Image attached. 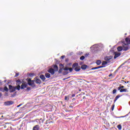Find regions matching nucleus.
<instances>
[{
	"mask_svg": "<svg viewBox=\"0 0 130 130\" xmlns=\"http://www.w3.org/2000/svg\"><path fill=\"white\" fill-rule=\"evenodd\" d=\"M103 45L102 44H96L92 45L90 47V51L92 53H96L97 51H98V49H99V47H102Z\"/></svg>",
	"mask_w": 130,
	"mask_h": 130,
	"instance_id": "obj_1",
	"label": "nucleus"
},
{
	"mask_svg": "<svg viewBox=\"0 0 130 130\" xmlns=\"http://www.w3.org/2000/svg\"><path fill=\"white\" fill-rule=\"evenodd\" d=\"M4 104L5 106H11V105H13V104H14V102L12 101H8L5 102Z\"/></svg>",
	"mask_w": 130,
	"mask_h": 130,
	"instance_id": "obj_2",
	"label": "nucleus"
},
{
	"mask_svg": "<svg viewBox=\"0 0 130 130\" xmlns=\"http://www.w3.org/2000/svg\"><path fill=\"white\" fill-rule=\"evenodd\" d=\"M113 58V56H106L104 57V60L108 62H110V60Z\"/></svg>",
	"mask_w": 130,
	"mask_h": 130,
	"instance_id": "obj_3",
	"label": "nucleus"
},
{
	"mask_svg": "<svg viewBox=\"0 0 130 130\" xmlns=\"http://www.w3.org/2000/svg\"><path fill=\"white\" fill-rule=\"evenodd\" d=\"M9 91L11 93H14L16 91V88L15 86L11 85H9Z\"/></svg>",
	"mask_w": 130,
	"mask_h": 130,
	"instance_id": "obj_4",
	"label": "nucleus"
},
{
	"mask_svg": "<svg viewBox=\"0 0 130 130\" xmlns=\"http://www.w3.org/2000/svg\"><path fill=\"white\" fill-rule=\"evenodd\" d=\"M28 86V84L26 82H22V84L21 85V90H23V89H26Z\"/></svg>",
	"mask_w": 130,
	"mask_h": 130,
	"instance_id": "obj_5",
	"label": "nucleus"
},
{
	"mask_svg": "<svg viewBox=\"0 0 130 130\" xmlns=\"http://www.w3.org/2000/svg\"><path fill=\"white\" fill-rule=\"evenodd\" d=\"M48 73H49L51 75H54V74H55V71L54 69L51 68L48 70Z\"/></svg>",
	"mask_w": 130,
	"mask_h": 130,
	"instance_id": "obj_6",
	"label": "nucleus"
},
{
	"mask_svg": "<svg viewBox=\"0 0 130 130\" xmlns=\"http://www.w3.org/2000/svg\"><path fill=\"white\" fill-rule=\"evenodd\" d=\"M120 55H121V53L115 52L114 53V59H115L116 58H117V57H119V56H120Z\"/></svg>",
	"mask_w": 130,
	"mask_h": 130,
	"instance_id": "obj_7",
	"label": "nucleus"
},
{
	"mask_svg": "<svg viewBox=\"0 0 130 130\" xmlns=\"http://www.w3.org/2000/svg\"><path fill=\"white\" fill-rule=\"evenodd\" d=\"M129 48H130V47L128 45L123 46V51H126L128 50L129 49Z\"/></svg>",
	"mask_w": 130,
	"mask_h": 130,
	"instance_id": "obj_8",
	"label": "nucleus"
},
{
	"mask_svg": "<svg viewBox=\"0 0 130 130\" xmlns=\"http://www.w3.org/2000/svg\"><path fill=\"white\" fill-rule=\"evenodd\" d=\"M27 84V85H28V86H31V87H32V88H35V87H36V85L34 84V83H33L32 82H28Z\"/></svg>",
	"mask_w": 130,
	"mask_h": 130,
	"instance_id": "obj_9",
	"label": "nucleus"
},
{
	"mask_svg": "<svg viewBox=\"0 0 130 130\" xmlns=\"http://www.w3.org/2000/svg\"><path fill=\"white\" fill-rule=\"evenodd\" d=\"M35 80H36V84H41L42 82H41V80L39 79V78H37V77H36L35 78Z\"/></svg>",
	"mask_w": 130,
	"mask_h": 130,
	"instance_id": "obj_10",
	"label": "nucleus"
},
{
	"mask_svg": "<svg viewBox=\"0 0 130 130\" xmlns=\"http://www.w3.org/2000/svg\"><path fill=\"white\" fill-rule=\"evenodd\" d=\"M40 78L42 79V81H43V82H44V81H45V80L46 79V78H45V76L43 74H41L40 76Z\"/></svg>",
	"mask_w": 130,
	"mask_h": 130,
	"instance_id": "obj_11",
	"label": "nucleus"
},
{
	"mask_svg": "<svg viewBox=\"0 0 130 130\" xmlns=\"http://www.w3.org/2000/svg\"><path fill=\"white\" fill-rule=\"evenodd\" d=\"M53 68L55 72H58V66H57V65H53Z\"/></svg>",
	"mask_w": 130,
	"mask_h": 130,
	"instance_id": "obj_12",
	"label": "nucleus"
},
{
	"mask_svg": "<svg viewBox=\"0 0 130 130\" xmlns=\"http://www.w3.org/2000/svg\"><path fill=\"white\" fill-rule=\"evenodd\" d=\"M78 66H79V63L78 62H75L72 65V68L75 69V68H76L78 67Z\"/></svg>",
	"mask_w": 130,
	"mask_h": 130,
	"instance_id": "obj_13",
	"label": "nucleus"
},
{
	"mask_svg": "<svg viewBox=\"0 0 130 130\" xmlns=\"http://www.w3.org/2000/svg\"><path fill=\"white\" fill-rule=\"evenodd\" d=\"M39 129H40V127L38 125H35L32 128V130H39Z\"/></svg>",
	"mask_w": 130,
	"mask_h": 130,
	"instance_id": "obj_14",
	"label": "nucleus"
},
{
	"mask_svg": "<svg viewBox=\"0 0 130 130\" xmlns=\"http://www.w3.org/2000/svg\"><path fill=\"white\" fill-rule=\"evenodd\" d=\"M122 92H128V90L126 88H122L120 90V92L122 93Z\"/></svg>",
	"mask_w": 130,
	"mask_h": 130,
	"instance_id": "obj_15",
	"label": "nucleus"
},
{
	"mask_svg": "<svg viewBox=\"0 0 130 130\" xmlns=\"http://www.w3.org/2000/svg\"><path fill=\"white\" fill-rule=\"evenodd\" d=\"M21 89V85H17L16 87H15V90H18V91H20V90Z\"/></svg>",
	"mask_w": 130,
	"mask_h": 130,
	"instance_id": "obj_16",
	"label": "nucleus"
},
{
	"mask_svg": "<svg viewBox=\"0 0 130 130\" xmlns=\"http://www.w3.org/2000/svg\"><path fill=\"white\" fill-rule=\"evenodd\" d=\"M88 68V66L86 65V64H83V65H82L81 66V69L82 70H86L87 68Z\"/></svg>",
	"mask_w": 130,
	"mask_h": 130,
	"instance_id": "obj_17",
	"label": "nucleus"
},
{
	"mask_svg": "<svg viewBox=\"0 0 130 130\" xmlns=\"http://www.w3.org/2000/svg\"><path fill=\"white\" fill-rule=\"evenodd\" d=\"M120 97H121V95H119V94L117 95L115 97V99H114V103L116 102V101H117L119 98H120Z\"/></svg>",
	"mask_w": 130,
	"mask_h": 130,
	"instance_id": "obj_18",
	"label": "nucleus"
},
{
	"mask_svg": "<svg viewBox=\"0 0 130 130\" xmlns=\"http://www.w3.org/2000/svg\"><path fill=\"white\" fill-rule=\"evenodd\" d=\"M118 51H122L123 50V48L121 46H119L117 48Z\"/></svg>",
	"mask_w": 130,
	"mask_h": 130,
	"instance_id": "obj_19",
	"label": "nucleus"
},
{
	"mask_svg": "<svg viewBox=\"0 0 130 130\" xmlns=\"http://www.w3.org/2000/svg\"><path fill=\"white\" fill-rule=\"evenodd\" d=\"M74 71H75V72H80V71H81V68H80V67H76L74 69Z\"/></svg>",
	"mask_w": 130,
	"mask_h": 130,
	"instance_id": "obj_20",
	"label": "nucleus"
},
{
	"mask_svg": "<svg viewBox=\"0 0 130 130\" xmlns=\"http://www.w3.org/2000/svg\"><path fill=\"white\" fill-rule=\"evenodd\" d=\"M45 77H46V78H47L48 79H49V78H50V74L45 73Z\"/></svg>",
	"mask_w": 130,
	"mask_h": 130,
	"instance_id": "obj_21",
	"label": "nucleus"
},
{
	"mask_svg": "<svg viewBox=\"0 0 130 130\" xmlns=\"http://www.w3.org/2000/svg\"><path fill=\"white\" fill-rule=\"evenodd\" d=\"M16 82L17 83V85H21L22 83V81L20 80H16Z\"/></svg>",
	"mask_w": 130,
	"mask_h": 130,
	"instance_id": "obj_22",
	"label": "nucleus"
},
{
	"mask_svg": "<svg viewBox=\"0 0 130 130\" xmlns=\"http://www.w3.org/2000/svg\"><path fill=\"white\" fill-rule=\"evenodd\" d=\"M126 42L128 43V44H130V39L129 38H126L125 39Z\"/></svg>",
	"mask_w": 130,
	"mask_h": 130,
	"instance_id": "obj_23",
	"label": "nucleus"
},
{
	"mask_svg": "<svg viewBox=\"0 0 130 130\" xmlns=\"http://www.w3.org/2000/svg\"><path fill=\"white\" fill-rule=\"evenodd\" d=\"M102 61L100 60H97L96 61V63L98 66H100L101 64Z\"/></svg>",
	"mask_w": 130,
	"mask_h": 130,
	"instance_id": "obj_24",
	"label": "nucleus"
},
{
	"mask_svg": "<svg viewBox=\"0 0 130 130\" xmlns=\"http://www.w3.org/2000/svg\"><path fill=\"white\" fill-rule=\"evenodd\" d=\"M108 63V62L107 61H103L102 63V66H105Z\"/></svg>",
	"mask_w": 130,
	"mask_h": 130,
	"instance_id": "obj_25",
	"label": "nucleus"
},
{
	"mask_svg": "<svg viewBox=\"0 0 130 130\" xmlns=\"http://www.w3.org/2000/svg\"><path fill=\"white\" fill-rule=\"evenodd\" d=\"M44 122V120L42 119V118H41L39 120V123H40V124H41V123H43Z\"/></svg>",
	"mask_w": 130,
	"mask_h": 130,
	"instance_id": "obj_26",
	"label": "nucleus"
},
{
	"mask_svg": "<svg viewBox=\"0 0 130 130\" xmlns=\"http://www.w3.org/2000/svg\"><path fill=\"white\" fill-rule=\"evenodd\" d=\"M98 69H99V66L96 67L92 68L90 70H91V71H93L94 70H98Z\"/></svg>",
	"mask_w": 130,
	"mask_h": 130,
	"instance_id": "obj_27",
	"label": "nucleus"
},
{
	"mask_svg": "<svg viewBox=\"0 0 130 130\" xmlns=\"http://www.w3.org/2000/svg\"><path fill=\"white\" fill-rule=\"evenodd\" d=\"M69 96H65L64 97V100H66L67 101H69L70 100Z\"/></svg>",
	"mask_w": 130,
	"mask_h": 130,
	"instance_id": "obj_28",
	"label": "nucleus"
},
{
	"mask_svg": "<svg viewBox=\"0 0 130 130\" xmlns=\"http://www.w3.org/2000/svg\"><path fill=\"white\" fill-rule=\"evenodd\" d=\"M63 76H67V75H69V72L65 71L63 72Z\"/></svg>",
	"mask_w": 130,
	"mask_h": 130,
	"instance_id": "obj_29",
	"label": "nucleus"
},
{
	"mask_svg": "<svg viewBox=\"0 0 130 130\" xmlns=\"http://www.w3.org/2000/svg\"><path fill=\"white\" fill-rule=\"evenodd\" d=\"M4 91H6V92H9V88L7 86H5L4 87Z\"/></svg>",
	"mask_w": 130,
	"mask_h": 130,
	"instance_id": "obj_30",
	"label": "nucleus"
},
{
	"mask_svg": "<svg viewBox=\"0 0 130 130\" xmlns=\"http://www.w3.org/2000/svg\"><path fill=\"white\" fill-rule=\"evenodd\" d=\"M117 127V128H118V129L121 130L122 128L121 125L120 124L118 125Z\"/></svg>",
	"mask_w": 130,
	"mask_h": 130,
	"instance_id": "obj_31",
	"label": "nucleus"
},
{
	"mask_svg": "<svg viewBox=\"0 0 130 130\" xmlns=\"http://www.w3.org/2000/svg\"><path fill=\"white\" fill-rule=\"evenodd\" d=\"M58 73H59V74H61V73H62V68H60L58 71Z\"/></svg>",
	"mask_w": 130,
	"mask_h": 130,
	"instance_id": "obj_32",
	"label": "nucleus"
},
{
	"mask_svg": "<svg viewBox=\"0 0 130 130\" xmlns=\"http://www.w3.org/2000/svg\"><path fill=\"white\" fill-rule=\"evenodd\" d=\"M26 81L27 83H30V82H31L32 80L31 79V78H27Z\"/></svg>",
	"mask_w": 130,
	"mask_h": 130,
	"instance_id": "obj_33",
	"label": "nucleus"
},
{
	"mask_svg": "<svg viewBox=\"0 0 130 130\" xmlns=\"http://www.w3.org/2000/svg\"><path fill=\"white\" fill-rule=\"evenodd\" d=\"M80 60H84L85 59V56H82L80 58Z\"/></svg>",
	"mask_w": 130,
	"mask_h": 130,
	"instance_id": "obj_34",
	"label": "nucleus"
},
{
	"mask_svg": "<svg viewBox=\"0 0 130 130\" xmlns=\"http://www.w3.org/2000/svg\"><path fill=\"white\" fill-rule=\"evenodd\" d=\"M28 76L32 78V77H34V73H30Z\"/></svg>",
	"mask_w": 130,
	"mask_h": 130,
	"instance_id": "obj_35",
	"label": "nucleus"
},
{
	"mask_svg": "<svg viewBox=\"0 0 130 130\" xmlns=\"http://www.w3.org/2000/svg\"><path fill=\"white\" fill-rule=\"evenodd\" d=\"M117 91V90H116V89H114L112 91V94H115L116 93Z\"/></svg>",
	"mask_w": 130,
	"mask_h": 130,
	"instance_id": "obj_36",
	"label": "nucleus"
},
{
	"mask_svg": "<svg viewBox=\"0 0 130 130\" xmlns=\"http://www.w3.org/2000/svg\"><path fill=\"white\" fill-rule=\"evenodd\" d=\"M30 90H31V87H26V91H30Z\"/></svg>",
	"mask_w": 130,
	"mask_h": 130,
	"instance_id": "obj_37",
	"label": "nucleus"
},
{
	"mask_svg": "<svg viewBox=\"0 0 130 130\" xmlns=\"http://www.w3.org/2000/svg\"><path fill=\"white\" fill-rule=\"evenodd\" d=\"M126 116H127V115H125V116H120V117H118L117 118H122L123 117H125Z\"/></svg>",
	"mask_w": 130,
	"mask_h": 130,
	"instance_id": "obj_38",
	"label": "nucleus"
},
{
	"mask_svg": "<svg viewBox=\"0 0 130 130\" xmlns=\"http://www.w3.org/2000/svg\"><path fill=\"white\" fill-rule=\"evenodd\" d=\"M115 106V105H112V108H111L112 111H113L114 110Z\"/></svg>",
	"mask_w": 130,
	"mask_h": 130,
	"instance_id": "obj_39",
	"label": "nucleus"
},
{
	"mask_svg": "<svg viewBox=\"0 0 130 130\" xmlns=\"http://www.w3.org/2000/svg\"><path fill=\"white\" fill-rule=\"evenodd\" d=\"M0 91L1 92H5V90L4 88H3L2 87L0 88Z\"/></svg>",
	"mask_w": 130,
	"mask_h": 130,
	"instance_id": "obj_40",
	"label": "nucleus"
},
{
	"mask_svg": "<svg viewBox=\"0 0 130 130\" xmlns=\"http://www.w3.org/2000/svg\"><path fill=\"white\" fill-rule=\"evenodd\" d=\"M105 66L102 65V66H99V69H102V68H105Z\"/></svg>",
	"mask_w": 130,
	"mask_h": 130,
	"instance_id": "obj_41",
	"label": "nucleus"
},
{
	"mask_svg": "<svg viewBox=\"0 0 130 130\" xmlns=\"http://www.w3.org/2000/svg\"><path fill=\"white\" fill-rule=\"evenodd\" d=\"M69 68H68V67H65L64 69H63V70H64V71H69Z\"/></svg>",
	"mask_w": 130,
	"mask_h": 130,
	"instance_id": "obj_42",
	"label": "nucleus"
},
{
	"mask_svg": "<svg viewBox=\"0 0 130 130\" xmlns=\"http://www.w3.org/2000/svg\"><path fill=\"white\" fill-rule=\"evenodd\" d=\"M69 71L70 73H72L73 72V68H69Z\"/></svg>",
	"mask_w": 130,
	"mask_h": 130,
	"instance_id": "obj_43",
	"label": "nucleus"
},
{
	"mask_svg": "<svg viewBox=\"0 0 130 130\" xmlns=\"http://www.w3.org/2000/svg\"><path fill=\"white\" fill-rule=\"evenodd\" d=\"M35 81H36V79L31 80V83H32L34 84H35Z\"/></svg>",
	"mask_w": 130,
	"mask_h": 130,
	"instance_id": "obj_44",
	"label": "nucleus"
},
{
	"mask_svg": "<svg viewBox=\"0 0 130 130\" xmlns=\"http://www.w3.org/2000/svg\"><path fill=\"white\" fill-rule=\"evenodd\" d=\"M126 62H127V61H125L124 63H122L121 64V66H122H122H124V64H125V63H126Z\"/></svg>",
	"mask_w": 130,
	"mask_h": 130,
	"instance_id": "obj_45",
	"label": "nucleus"
},
{
	"mask_svg": "<svg viewBox=\"0 0 130 130\" xmlns=\"http://www.w3.org/2000/svg\"><path fill=\"white\" fill-rule=\"evenodd\" d=\"M101 70H99V71H95L94 72H89V74H91L92 73H96V72H99V71H100Z\"/></svg>",
	"mask_w": 130,
	"mask_h": 130,
	"instance_id": "obj_46",
	"label": "nucleus"
},
{
	"mask_svg": "<svg viewBox=\"0 0 130 130\" xmlns=\"http://www.w3.org/2000/svg\"><path fill=\"white\" fill-rule=\"evenodd\" d=\"M89 55V53H86V54L84 55V56H85V57H87V56H88Z\"/></svg>",
	"mask_w": 130,
	"mask_h": 130,
	"instance_id": "obj_47",
	"label": "nucleus"
},
{
	"mask_svg": "<svg viewBox=\"0 0 130 130\" xmlns=\"http://www.w3.org/2000/svg\"><path fill=\"white\" fill-rule=\"evenodd\" d=\"M15 77V78H17V77H19V73H16Z\"/></svg>",
	"mask_w": 130,
	"mask_h": 130,
	"instance_id": "obj_48",
	"label": "nucleus"
},
{
	"mask_svg": "<svg viewBox=\"0 0 130 130\" xmlns=\"http://www.w3.org/2000/svg\"><path fill=\"white\" fill-rule=\"evenodd\" d=\"M22 105H23V104H20L19 105L17 106V107L18 108V107H20V106H22Z\"/></svg>",
	"mask_w": 130,
	"mask_h": 130,
	"instance_id": "obj_49",
	"label": "nucleus"
},
{
	"mask_svg": "<svg viewBox=\"0 0 130 130\" xmlns=\"http://www.w3.org/2000/svg\"><path fill=\"white\" fill-rule=\"evenodd\" d=\"M120 87H121V89H123V88H124V86H121V85H120Z\"/></svg>",
	"mask_w": 130,
	"mask_h": 130,
	"instance_id": "obj_50",
	"label": "nucleus"
},
{
	"mask_svg": "<svg viewBox=\"0 0 130 130\" xmlns=\"http://www.w3.org/2000/svg\"><path fill=\"white\" fill-rule=\"evenodd\" d=\"M118 90L119 91H120V90H121V87H120H120H118Z\"/></svg>",
	"mask_w": 130,
	"mask_h": 130,
	"instance_id": "obj_51",
	"label": "nucleus"
},
{
	"mask_svg": "<svg viewBox=\"0 0 130 130\" xmlns=\"http://www.w3.org/2000/svg\"><path fill=\"white\" fill-rule=\"evenodd\" d=\"M64 57H65L64 56H61V59H63V58H64Z\"/></svg>",
	"mask_w": 130,
	"mask_h": 130,
	"instance_id": "obj_52",
	"label": "nucleus"
},
{
	"mask_svg": "<svg viewBox=\"0 0 130 130\" xmlns=\"http://www.w3.org/2000/svg\"><path fill=\"white\" fill-rule=\"evenodd\" d=\"M70 108H74V106H69Z\"/></svg>",
	"mask_w": 130,
	"mask_h": 130,
	"instance_id": "obj_53",
	"label": "nucleus"
},
{
	"mask_svg": "<svg viewBox=\"0 0 130 130\" xmlns=\"http://www.w3.org/2000/svg\"><path fill=\"white\" fill-rule=\"evenodd\" d=\"M121 67H122V65H120L118 68V70H119V69H120V68H121Z\"/></svg>",
	"mask_w": 130,
	"mask_h": 130,
	"instance_id": "obj_54",
	"label": "nucleus"
},
{
	"mask_svg": "<svg viewBox=\"0 0 130 130\" xmlns=\"http://www.w3.org/2000/svg\"><path fill=\"white\" fill-rule=\"evenodd\" d=\"M75 96H76V94H73L72 95V97H75Z\"/></svg>",
	"mask_w": 130,
	"mask_h": 130,
	"instance_id": "obj_55",
	"label": "nucleus"
},
{
	"mask_svg": "<svg viewBox=\"0 0 130 130\" xmlns=\"http://www.w3.org/2000/svg\"><path fill=\"white\" fill-rule=\"evenodd\" d=\"M59 67H63V64H59Z\"/></svg>",
	"mask_w": 130,
	"mask_h": 130,
	"instance_id": "obj_56",
	"label": "nucleus"
},
{
	"mask_svg": "<svg viewBox=\"0 0 130 130\" xmlns=\"http://www.w3.org/2000/svg\"><path fill=\"white\" fill-rule=\"evenodd\" d=\"M2 96H3V93H2L1 92H0V98H1V97H2Z\"/></svg>",
	"mask_w": 130,
	"mask_h": 130,
	"instance_id": "obj_57",
	"label": "nucleus"
},
{
	"mask_svg": "<svg viewBox=\"0 0 130 130\" xmlns=\"http://www.w3.org/2000/svg\"><path fill=\"white\" fill-rule=\"evenodd\" d=\"M66 80H68V78H66L63 79V81H66Z\"/></svg>",
	"mask_w": 130,
	"mask_h": 130,
	"instance_id": "obj_58",
	"label": "nucleus"
},
{
	"mask_svg": "<svg viewBox=\"0 0 130 130\" xmlns=\"http://www.w3.org/2000/svg\"><path fill=\"white\" fill-rule=\"evenodd\" d=\"M112 76V74H110L109 77H111Z\"/></svg>",
	"mask_w": 130,
	"mask_h": 130,
	"instance_id": "obj_59",
	"label": "nucleus"
},
{
	"mask_svg": "<svg viewBox=\"0 0 130 130\" xmlns=\"http://www.w3.org/2000/svg\"><path fill=\"white\" fill-rule=\"evenodd\" d=\"M124 83H125V84H128V83H129V81H127V82H124Z\"/></svg>",
	"mask_w": 130,
	"mask_h": 130,
	"instance_id": "obj_60",
	"label": "nucleus"
},
{
	"mask_svg": "<svg viewBox=\"0 0 130 130\" xmlns=\"http://www.w3.org/2000/svg\"><path fill=\"white\" fill-rule=\"evenodd\" d=\"M83 63V62H80V64H82Z\"/></svg>",
	"mask_w": 130,
	"mask_h": 130,
	"instance_id": "obj_61",
	"label": "nucleus"
},
{
	"mask_svg": "<svg viewBox=\"0 0 130 130\" xmlns=\"http://www.w3.org/2000/svg\"><path fill=\"white\" fill-rule=\"evenodd\" d=\"M70 78H71V77H67V80H68V79H70Z\"/></svg>",
	"mask_w": 130,
	"mask_h": 130,
	"instance_id": "obj_62",
	"label": "nucleus"
},
{
	"mask_svg": "<svg viewBox=\"0 0 130 130\" xmlns=\"http://www.w3.org/2000/svg\"><path fill=\"white\" fill-rule=\"evenodd\" d=\"M72 100H73V101H74V100H76V99L73 98V99H72Z\"/></svg>",
	"mask_w": 130,
	"mask_h": 130,
	"instance_id": "obj_63",
	"label": "nucleus"
},
{
	"mask_svg": "<svg viewBox=\"0 0 130 130\" xmlns=\"http://www.w3.org/2000/svg\"><path fill=\"white\" fill-rule=\"evenodd\" d=\"M56 63H58V61H56Z\"/></svg>",
	"mask_w": 130,
	"mask_h": 130,
	"instance_id": "obj_64",
	"label": "nucleus"
}]
</instances>
